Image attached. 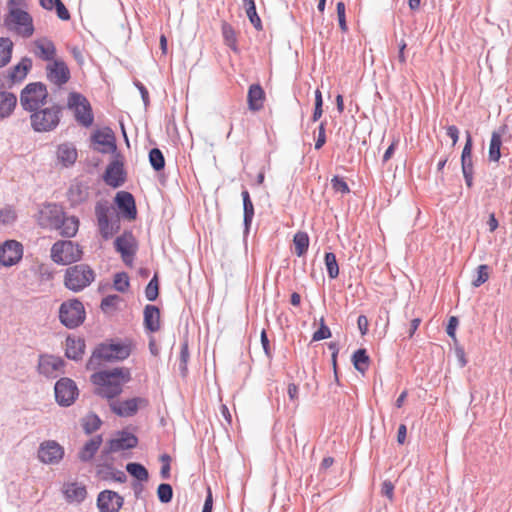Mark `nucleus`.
Masks as SVG:
<instances>
[{
    "mask_svg": "<svg viewBox=\"0 0 512 512\" xmlns=\"http://www.w3.org/2000/svg\"><path fill=\"white\" fill-rule=\"evenodd\" d=\"M85 350V342L81 338L67 337L66 356L73 360L81 359Z\"/></svg>",
    "mask_w": 512,
    "mask_h": 512,
    "instance_id": "nucleus-28",
    "label": "nucleus"
},
{
    "mask_svg": "<svg viewBox=\"0 0 512 512\" xmlns=\"http://www.w3.org/2000/svg\"><path fill=\"white\" fill-rule=\"evenodd\" d=\"M293 244L297 256H303L309 247V237L306 232L299 231L294 235Z\"/></svg>",
    "mask_w": 512,
    "mask_h": 512,
    "instance_id": "nucleus-36",
    "label": "nucleus"
},
{
    "mask_svg": "<svg viewBox=\"0 0 512 512\" xmlns=\"http://www.w3.org/2000/svg\"><path fill=\"white\" fill-rule=\"evenodd\" d=\"M243 208H244V222L248 226L254 216V206L250 199L249 192L247 190L242 192Z\"/></svg>",
    "mask_w": 512,
    "mask_h": 512,
    "instance_id": "nucleus-41",
    "label": "nucleus"
},
{
    "mask_svg": "<svg viewBox=\"0 0 512 512\" xmlns=\"http://www.w3.org/2000/svg\"><path fill=\"white\" fill-rule=\"evenodd\" d=\"M32 67L30 58H23L17 65L13 66L7 73L10 84L22 82Z\"/></svg>",
    "mask_w": 512,
    "mask_h": 512,
    "instance_id": "nucleus-25",
    "label": "nucleus"
},
{
    "mask_svg": "<svg viewBox=\"0 0 512 512\" xmlns=\"http://www.w3.org/2000/svg\"><path fill=\"white\" fill-rule=\"evenodd\" d=\"M160 461L162 462V467L160 470V475L163 479H168L170 477V461L171 458L168 454H163L160 457Z\"/></svg>",
    "mask_w": 512,
    "mask_h": 512,
    "instance_id": "nucleus-56",
    "label": "nucleus"
},
{
    "mask_svg": "<svg viewBox=\"0 0 512 512\" xmlns=\"http://www.w3.org/2000/svg\"><path fill=\"white\" fill-rule=\"evenodd\" d=\"M357 325L362 335L368 332L369 322L366 316L360 315L357 319Z\"/></svg>",
    "mask_w": 512,
    "mask_h": 512,
    "instance_id": "nucleus-63",
    "label": "nucleus"
},
{
    "mask_svg": "<svg viewBox=\"0 0 512 512\" xmlns=\"http://www.w3.org/2000/svg\"><path fill=\"white\" fill-rule=\"evenodd\" d=\"M446 133L452 140V146H455L459 139V129L455 125H451L447 127Z\"/></svg>",
    "mask_w": 512,
    "mask_h": 512,
    "instance_id": "nucleus-62",
    "label": "nucleus"
},
{
    "mask_svg": "<svg viewBox=\"0 0 512 512\" xmlns=\"http://www.w3.org/2000/svg\"><path fill=\"white\" fill-rule=\"evenodd\" d=\"M32 53L36 58L41 59L42 61L52 62L56 58L57 49L52 40L42 37L33 41L32 43Z\"/></svg>",
    "mask_w": 512,
    "mask_h": 512,
    "instance_id": "nucleus-18",
    "label": "nucleus"
},
{
    "mask_svg": "<svg viewBox=\"0 0 512 512\" xmlns=\"http://www.w3.org/2000/svg\"><path fill=\"white\" fill-rule=\"evenodd\" d=\"M137 443L138 439L135 435L125 431L119 432L107 443V446L102 451V457L110 453L134 448Z\"/></svg>",
    "mask_w": 512,
    "mask_h": 512,
    "instance_id": "nucleus-15",
    "label": "nucleus"
},
{
    "mask_svg": "<svg viewBox=\"0 0 512 512\" xmlns=\"http://www.w3.org/2000/svg\"><path fill=\"white\" fill-rule=\"evenodd\" d=\"M67 105L74 112L76 121L80 125L90 127L93 124L94 117L91 105L83 95L76 92L70 93Z\"/></svg>",
    "mask_w": 512,
    "mask_h": 512,
    "instance_id": "nucleus-9",
    "label": "nucleus"
},
{
    "mask_svg": "<svg viewBox=\"0 0 512 512\" xmlns=\"http://www.w3.org/2000/svg\"><path fill=\"white\" fill-rule=\"evenodd\" d=\"M352 361L355 369L361 374H364L368 368L370 359L365 349H358L352 356Z\"/></svg>",
    "mask_w": 512,
    "mask_h": 512,
    "instance_id": "nucleus-33",
    "label": "nucleus"
},
{
    "mask_svg": "<svg viewBox=\"0 0 512 512\" xmlns=\"http://www.w3.org/2000/svg\"><path fill=\"white\" fill-rule=\"evenodd\" d=\"M131 354V347L124 343H102L98 345L89 359V366L100 365L102 361L124 360Z\"/></svg>",
    "mask_w": 512,
    "mask_h": 512,
    "instance_id": "nucleus-3",
    "label": "nucleus"
},
{
    "mask_svg": "<svg viewBox=\"0 0 512 512\" xmlns=\"http://www.w3.org/2000/svg\"><path fill=\"white\" fill-rule=\"evenodd\" d=\"M148 400L143 397H135L125 401H113L110 403L111 410L121 417L133 416L139 408L148 406Z\"/></svg>",
    "mask_w": 512,
    "mask_h": 512,
    "instance_id": "nucleus-13",
    "label": "nucleus"
},
{
    "mask_svg": "<svg viewBox=\"0 0 512 512\" xmlns=\"http://www.w3.org/2000/svg\"><path fill=\"white\" fill-rule=\"evenodd\" d=\"M22 3L23 0L10 1L9 14L5 23L9 29H13L17 34L28 38L34 33L33 20L28 12L18 7Z\"/></svg>",
    "mask_w": 512,
    "mask_h": 512,
    "instance_id": "nucleus-2",
    "label": "nucleus"
},
{
    "mask_svg": "<svg viewBox=\"0 0 512 512\" xmlns=\"http://www.w3.org/2000/svg\"><path fill=\"white\" fill-rule=\"evenodd\" d=\"M64 362L60 357L53 355L41 356L38 363L39 372L48 377H56L62 371Z\"/></svg>",
    "mask_w": 512,
    "mask_h": 512,
    "instance_id": "nucleus-20",
    "label": "nucleus"
},
{
    "mask_svg": "<svg viewBox=\"0 0 512 512\" xmlns=\"http://www.w3.org/2000/svg\"><path fill=\"white\" fill-rule=\"evenodd\" d=\"M114 288L119 292H126L129 289L130 282L127 273L120 272L115 274L113 280Z\"/></svg>",
    "mask_w": 512,
    "mask_h": 512,
    "instance_id": "nucleus-44",
    "label": "nucleus"
},
{
    "mask_svg": "<svg viewBox=\"0 0 512 512\" xmlns=\"http://www.w3.org/2000/svg\"><path fill=\"white\" fill-rule=\"evenodd\" d=\"M16 219V213L12 208H4L0 210V223L10 224Z\"/></svg>",
    "mask_w": 512,
    "mask_h": 512,
    "instance_id": "nucleus-55",
    "label": "nucleus"
},
{
    "mask_svg": "<svg viewBox=\"0 0 512 512\" xmlns=\"http://www.w3.org/2000/svg\"><path fill=\"white\" fill-rule=\"evenodd\" d=\"M144 326L150 332L160 329V310L154 305H147L144 309Z\"/></svg>",
    "mask_w": 512,
    "mask_h": 512,
    "instance_id": "nucleus-27",
    "label": "nucleus"
},
{
    "mask_svg": "<svg viewBox=\"0 0 512 512\" xmlns=\"http://www.w3.org/2000/svg\"><path fill=\"white\" fill-rule=\"evenodd\" d=\"M23 255V246L16 240H7L0 246V264L12 266L18 263Z\"/></svg>",
    "mask_w": 512,
    "mask_h": 512,
    "instance_id": "nucleus-14",
    "label": "nucleus"
},
{
    "mask_svg": "<svg viewBox=\"0 0 512 512\" xmlns=\"http://www.w3.org/2000/svg\"><path fill=\"white\" fill-rule=\"evenodd\" d=\"M462 170L473 168L472 164V137L467 132V139L461 155Z\"/></svg>",
    "mask_w": 512,
    "mask_h": 512,
    "instance_id": "nucleus-38",
    "label": "nucleus"
},
{
    "mask_svg": "<svg viewBox=\"0 0 512 512\" xmlns=\"http://www.w3.org/2000/svg\"><path fill=\"white\" fill-rule=\"evenodd\" d=\"M98 228L101 236L106 240L111 238L118 229V227H115L114 224L109 221V219L98 222Z\"/></svg>",
    "mask_w": 512,
    "mask_h": 512,
    "instance_id": "nucleus-45",
    "label": "nucleus"
},
{
    "mask_svg": "<svg viewBox=\"0 0 512 512\" xmlns=\"http://www.w3.org/2000/svg\"><path fill=\"white\" fill-rule=\"evenodd\" d=\"M61 108L51 106L36 110L30 116L31 126L37 132H49L54 130L60 122Z\"/></svg>",
    "mask_w": 512,
    "mask_h": 512,
    "instance_id": "nucleus-8",
    "label": "nucleus"
},
{
    "mask_svg": "<svg viewBox=\"0 0 512 512\" xmlns=\"http://www.w3.org/2000/svg\"><path fill=\"white\" fill-rule=\"evenodd\" d=\"M89 197V187L78 180L71 183L68 191L67 198L72 206L84 203Z\"/></svg>",
    "mask_w": 512,
    "mask_h": 512,
    "instance_id": "nucleus-23",
    "label": "nucleus"
},
{
    "mask_svg": "<svg viewBox=\"0 0 512 512\" xmlns=\"http://www.w3.org/2000/svg\"><path fill=\"white\" fill-rule=\"evenodd\" d=\"M149 161L151 166L156 170L160 171L165 166V159L162 152L158 148H153L149 152Z\"/></svg>",
    "mask_w": 512,
    "mask_h": 512,
    "instance_id": "nucleus-43",
    "label": "nucleus"
},
{
    "mask_svg": "<svg viewBox=\"0 0 512 512\" xmlns=\"http://www.w3.org/2000/svg\"><path fill=\"white\" fill-rule=\"evenodd\" d=\"M489 279V267L485 264H482L477 269V277L472 282L474 287H479L484 284Z\"/></svg>",
    "mask_w": 512,
    "mask_h": 512,
    "instance_id": "nucleus-50",
    "label": "nucleus"
},
{
    "mask_svg": "<svg viewBox=\"0 0 512 512\" xmlns=\"http://www.w3.org/2000/svg\"><path fill=\"white\" fill-rule=\"evenodd\" d=\"M110 207L107 203L98 202L95 206V214L97 218V223L108 220L109 219V213H110Z\"/></svg>",
    "mask_w": 512,
    "mask_h": 512,
    "instance_id": "nucleus-51",
    "label": "nucleus"
},
{
    "mask_svg": "<svg viewBox=\"0 0 512 512\" xmlns=\"http://www.w3.org/2000/svg\"><path fill=\"white\" fill-rule=\"evenodd\" d=\"M57 162L62 167H70L75 164L78 158V152L74 144L62 143L56 149Z\"/></svg>",
    "mask_w": 512,
    "mask_h": 512,
    "instance_id": "nucleus-21",
    "label": "nucleus"
},
{
    "mask_svg": "<svg viewBox=\"0 0 512 512\" xmlns=\"http://www.w3.org/2000/svg\"><path fill=\"white\" fill-rule=\"evenodd\" d=\"M505 127L501 131H493L489 143L488 158L492 162H498L501 158L502 135Z\"/></svg>",
    "mask_w": 512,
    "mask_h": 512,
    "instance_id": "nucleus-29",
    "label": "nucleus"
},
{
    "mask_svg": "<svg viewBox=\"0 0 512 512\" xmlns=\"http://www.w3.org/2000/svg\"><path fill=\"white\" fill-rule=\"evenodd\" d=\"M221 29L224 43L234 52H238L237 36L233 27L228 23H223Z\"/></svg>",
    "mask_w": 512,
    "mask_h": 512,
    "instance_id": "nucleus-37",
    "label": "nucleus"
},
{
    "mask_svg": "<svg viewBox=\"0 0 512 512\" xmlns=\"http://www.w3.org/2000/svg\"><path fill=\"white\" fill-rule=\"evenodd\" d=\"M55 8H56L58 17L61 20H69L70 19V13L61 0H55Z\"/></svg>",
    "mask_w": 512,
    "mask_h": 512,
    "instance_id": "nucleus-57",
    "label": "nucleus"
},
{
    "mask_svg": "<svg viewBox=\"0 0 512 512\" xmlns=\"http://www.w3.org/2000/svg\"><path fill=\"white\" fill-rule=\"evenodd\" d=\"M159 294V284L157 276L155 275L148 283L145 289L146 298L149 301H154Z\"/></svg>",
    "mask_w": 512,
    "mask_h": 512,
    "instance_id": "nucleus-47",
    "label": "nucleus"
},
{
    "mask_svg": "<svg viewBox=\"0 0 512 512\" xmlns=\"http://www.w3.org/2000/svg\"><path fill=\"white\" fill-rule=\"evenodd\" d=\"M117 252L121 254L123 262L129 266H133L134 256L137 251V241L132 233L125 232L118 236L114 241Z\"/></svg>",
    "mask_w": 512,
    "mask_h": 512,
    "instance_id": "nucleus-10",
    "label": "nucleus"
},
{
    "mask_svg": "<svg viewBox=\"0 0 512 512\" xmlns=\"http://www.w3.org/2000/svg\"><path fill=\"white\" fill-rule=\"evenodd\" d=\"M261 344H262V347H263V350H264L266 356L268 358H271L272 352H271L270 343H269V340H268L265 330H262V332H261Z\"/></svg>",
    "mask_w": 512,
    "mask_h": 512,
    "instance_id": "nucleus-61",
    "label": "nucleus"
},
{
    "mask_svg": "<svg viewBox=\"0 0 512 512\" xmlns=\"http://www.w3.org/2000/svg\"><path fill=\"white\" fill-rule=\"evenodd\" d=\"M331 185L335 192H340L342 194H347L350 192L348 184L344 181V179L334 176L331 179Z\"/></svg>",
    "mask_w": 512,
    "mask_h": 512,
    "instance_id": "nucleus-53",
    "label": "nucleus"
},
{
    "mask_svg": "<svg viewBox=\"0 0 512 512\" xmlns=\"http://www.w3.org/2000/svg\"><path fill=\"white\" fill-rule=\"evenodd\" d=\"M458 323V318L455 316H451L449 318L448 325L446 328L447 334L454 340L456 339V328L458 326Z\"/></svg>",
    "mask_w": 512,
    "mask_h": 512,
    "instance_id": "nucleus-58",
    "label": "nucleus"
},
{
    "mask_svg": "<svg viewBox=\"0 0 512 512\" xmlns=\"http://www.w3.org/2000/svg\"><path fill=\"white\" fill-rule=\"evenodd\" d=\"M64 493L69 501L81 502L85 499L87 492L84 485L69 483L65 486Z\"/></svg>",
    "mask_w": 512,
    "mask_h": 512,
    "instance_id": "nucleus-32",
    "label": "nucleus"
},
{
    "mask_svg": "<svg viewBox=\"0 0 512 512\" xmlns=\"http://www.w3.org/2000/svg\"><path fill=\"white\" fill-rule=\"evenodd\" d=\"M243 6L245 8L247 17L249 18L251 24L258 31L262 30V22L260 17L257 14L256 6L254 0H242Z\"/></svg>",
    "mask_w": 512,
    "mask_h": 512,
    "instance_id": "nucleus-35",
    "label": "nucleus"
},
{
    "mask_svg": "<svg viewBox=\"0 0 512 512\" xmlns=\"http://www.w3.org/2000/svg\"><path fill=\"white\" fill-rule=\"evenodd\" d=\"M85 317L84 305L77 299L67 300L59 308L60 322L69 329L80 326L84 322Z\"/></svg>",
    "mask_w": 512,
    "mask_h": 512,
    "instance_id": "nucleus-7",
    "label": "nucleus"
},
{
    "mask_svg": "<svg viewBox=\"0 0 512 512\" xmlns=\"http://www.w3.org/2000/svg\"><path fill=\"white\" fill-rule=\"evenodd\" d=\"M55 398L61 406H70L78 396L75 382L69 378H61L55 384Z\"/></svg>",
    "mask_w": 512,
    "mask_h": 512,
    "instance_id": "nucleus-11",
    "label": "nucleus"
},
{
    "mask_svg": "<svg viewBox=\"0 0 512 512\" xmlns=\"http://www.w3.org/2000/svg\"><path fill=\"white\" fill-rule=\"evenodd\" d=\"M17 104L16 96L11 92H0V118H6L12 114Z\"/></svg>",
    "mask_w": 512,
    "mask_h": 512,
    "instance_id": "nucleus-30",
    "label": "nucleus"
},
{
    "mask_svg": "<svg viewBox=\"0 0 512 512\" xmlns=\"http://www.w3.org/2000/svg\"><path fill=\"white\" fill-rule=\"evenodd\" d=\"M13 43L9 38H0V67L5 66L11 59Z\"/></svg>",
    "mask_w": 512,
    "mask_h": 512,
    "instance_id": "nucleus-39",
    "label": "nucleus"
},
{
    "mask_svg": "<svg viewBox=\"0 0 512 512\" xmlns=\"http://www.w3.org/2000/svg\"><path fill=\"white\" fill-rule=\"evenodd\" d=\"M331 337V331L330 329L325 325V320L322 317L320 319V328L314 332L312 340L313 341H320L323 339H327Z\"/></svg>",
    "mask_w": 512,
    "mask_h": 512,
    "instance_id": "nucleus-52",
    "label": "nucleus"
},
{
    "mask_svg": "<svg viewBox=\"0 0 512 512\" xmlns=\"http://www.w3.org/2000/svg\"><path fill=\"white\" fill-rule=\"evenodd\" d=\"M97 505L100 512H118L123 505V498L116 492L105 490L98 495Z\"/></svg>",
    "mask_w": 512,
    "mask_h": 512,
    "instance_id": "nucleus-19",
    "label": "nucleus"
},
{
    "mask_svg": "<svg viewBox=\"0 0 512 512\" xmlns=\"http://www.w3.org/2000/svg\"><path fill=\"white\" fill-rule=\"evenodd\" d=\"M101 420L95 414L87 415L84 419L83 427L86 433H92L100 428Z\"/></svg>",
    "mask_w": 512,
    "mask_h": 512,
    "instance_id": "nucleus-46",
    "label": "nucleus"
},
{
    "mask_svg": "<svg viewBox=\"0 0 512 512\" xmlns=\"http://www.w3.org/2000/svg\"><path fill=\"white\" fill-rule=\"evenodd\" d=\"M325 265L328 275L331 279H335L339 275V266L336 260V256L332 252L325 254Z\"/></svg>",
    "mask_w": 512,
    "mask_h": 512,
    "instance_id": "nucleus-42",
    "label": "nucleus"
},
{
    "mask_svg": "<svg viewBox=\"0 0 512 512\" xmlns=\"http://www.w3.org/2000/svg\"><path fill=\"white\" fill-rule=\"evenodd\" d=\"M64 455L63 447L56 441L48 440L40 444L38 458L45 464L58 463Z\"/></svg>",
    "mask_w": 512,
    "mask_h": 512,
    "instance_id": "nucleus-17",
    "label": "nucleus"
},
{
    "mask_svg": "<svg viewBox=\"0 0 512 512\" xmlns=\"http://www.w3.org/2000/svg\"><path fill=\"white\" fill-rule=\"evenodd\" d=\"M59 228L61 230V235L73 237L78 231L79 220L75 216L64 217Z\"/></svg>",
    "mask_w": 512,
    "mask_h": 512,
    "instance_id": "nucleus-34",
    "label": "nucleus"
},
{
    "mask_svg": "<svg viewBox=\"0 0 512 512\" xmlns=\"http://www.w3.org/2000/svg\"><path fill=\"white\" fill-rule=\"evenodd\" d=\"M91 140L100 153H113L117 148L115 134L109 127L94 131Z\"/></svg>",
    "mask_w": 512,
    "mask_h": 512,
    "instance_id": "nucleus-12",
    "label": "nucleus"
},
{
    "mask_svg": "<svg viewBox=\"0 0 512 512\" xmlns=\"http://www.w3.org/2000/svg\"><path fill=\"white\" fill-rule=\"evenodd\" d=\"M95 279L94 270L87 264H77L65 271L64 285L73 292H80Z\"/></svg>",
    "mask_w": 512,
    "mask_h": 512,
    "instance_id": "nucleus-4",
    "label": "nucleus"
},
{
    "mask_svg": "<svg viewBox=\"0 0 512 512\" xmlns=\"http://www.w3.org/2000/svg\"><path fill=\"white\" fill-rule=\"evenodd\" d=\"M337 17L339 22V27L343 33L348 31V26L346 22V8L344 2L340 1L336 5Z\"/></svg>",
    "mask_w": 512,
    "mask_h": 512,
    "instance_id": "nucleus-49",
    "label": "nucleus"
},
{
    "mask_svg": "<svg viewBox=\"0 0 512 512\" xmlns=\"http://www.w3.org/2000/svg\"><path fill=\"white\" fill-rule=\"evenodd\" d=\"M120 297L118 295H108L107 297L102 299L101 308L104 311H108L110 309H115L118 303L120 302Z\"/></svg>",
    "mask_w": 512,
    "mask_h": 512,
    "instance_id": "nucleus-54",
    "label": "nucleus"
},
{
    "mask_svg": "<svg viewBox=\"0 0 512 512\" xmlns=\"http://www.w3.org/2000/svg\"><path fill=\"white\" fill-rule=\"evenodd\" d=\"M47 98L48 91L43 83H29L21 91L20 104L25 110L34 112L45 105Z\"/></svg>",
    "mask_w": 512,
    "mask_h": 512,
    "instance_id": "nucleus-6",
    "label": "nucleus"
},
{
    "mask_svg": "<svg viewBox=\"0 0 512 512\" xmlns=\"http://www.w3.org/2000/svg\"><path fill=\"white\" fill-rule=\"evenodd\" d=\"M130 379V370L125 367L100 371L91 376V381L96 386V394L107 399L118 396L122 392L123 385Z\"/></svg>",
    "mask_w": 512,
    "mask_h": 512,
    "instance_id": "nucleus-1",
    "label": "nucleus"
},
{
    "mask_svg": "<svg viewBox=\"0 0 512 512\" xmlns=\"http://www.w3.org/2000/svg\"><path fill=\"white\" fill-rule=\"evenodd\" d=\"M325 142H326L325 127H324V124L321 123L319 126L318 138L315 143V149H317V150L321 149L323 147V145L325 144Z\"/></svg>",
    "mask_w": 512,
    "mask_h": 512,
    "instance_id": "nucleus-60",
    "label": "nucleus"
},
{
    "mask_svg": "<svg viewBox=\"0 0 512 512\" xmlns=\"http://www.w3.org/2000/svg\"><path fill=\"white\" fill-rule=\"evenodd\" d=\"M127 472L139 481H147L149 474L147 469L139 463H128Z\"/></svg>",
    "mask_w": 512,
    "mask_h": 512,
    "instance_id": "nucleus-40",
    "label": "nucleus"
},
{
    "mask_svg": "<svg viewBox=\"0 0 512 512\" xmlns=\"http://www.w3.org/2000/svg\"><path fill=\"white\" fill-rule=\"evenodd\" d=\"M97 474L99 475V477H101L102 479H108L109 478V475H113V478L117 481H124L125 480V474L121 471L117 472L118 476L116 477L112 472L108 473L105 471L104 468H99L98 471H97Z\"/></svg>",
    "mask_w": 512,
    "mask_h": 512,
    "instance_id": "nucleus-59",
    "label": "nucleus"
},
{
    "mask_svg": "<svg viewBox=\"0 0 512 512\" xmlns=\"http://www.w3.org/2000/svg\"><path fill=\"white\" fill-rule=\"evenodd\" d=\"M157 495L161 502H170L173 496V490L171 485L166 483L160 484L157 489Z\"/></svg>",
    "mask_w": 512,
    "mask_h": 512,
    "instance_id": "nucleus-48",
    "label": "nucleus"
},
{
    "mask_svg": "<svg viewBox=\"0 0 512 512\" xmlns=\"http://www.w3.org/2000/svg\"><path fill=\"white\" fill-rule=\"evenodd\" d=\"M115 202L122 213L129 219H135L137 211L135 200L131 193L120 191L116 194Z\"/></svg>",
    "mask_w": 512,
    "mask_h": 512,
    "instance_id": "nucleus-24",
    "label": "nucleus"
},
{
    "mask_svg": "<svg viewBox=\"0 0 512 512\" xmlns=\"http://www.w3.org/2000/svg\"><path fill=\"white\" fill-rule=\"evenodd\" d=\"M47 79L57 85L62 86L70 79V70L62 59H55L46 66Z\"/></svg>",
    "mask_w": 512,
    "mask_h": 512,
    "instance_id": "nucleus-16",
    "label": "nucleus"
},
{
    "mask_svg": "<svg viewBox=\"0 0 512 512\" xmlns=\"http://www.w3.org/2000/svg\"><path fill=\"white\" fill-rule=\"evenodd\" d=\"M287 392H288V396H289V399L291 401H297L298 398H299V388L296 384L294 383H290L288 385V389H287Z\"/></svg>",
    "mask_w": 512,
    "mask_h": 512,
    "instance_id": "nucleus-64",
    "label": "nucleus"
},
{
    "mask_svg": "<svg viewBox=\"0 0 512 512\" xmlns=\"http://www.w3.org/2000/svg\"><path fill=\"white\" fill-rule=\"evenodd\" d=\"M102 444L100 435L90 439L79 452V459L83 462L90 461Z\"/></svg>",
    "mask_w": 512,
    "mask_h": 512,
    "instance_id": "nucleus-31",
    "label": "nucleus"
},
{
    "mask_svg": "<svg viewBox=\"0 0 512 512\" xmlns=\"http://www.w3.org/2000/svg\"><path fill=\"white\" fill-rule=\"evenodd\" d=\"M81 247L70 240H60L51 248V259L59 265H70L82 258Z\"/></svg>",
    "mask_w": 512,
    "mask_h": 512,
    "instance_id": "nucleus-5",
    "label": "nucleus"
},
{
    "mask_svg": "<svg viewBox=\"0 0 512 512\" xmlns=\"http://www.w3.org/2000/svg\"><path fill=\"white\" fill-rule=\"evenodd\" d=\"M247 101L251 111H259L263 108L265 93L259 84H253L249 87Z\"/></svg>",
    "mask_w": 512,
    "mask_h": 512,
    "instance_id": "nucleus-26",
    "label": "nucleus"
},
{
    "mask_svg": "<svg viewBox=\"0 0 512 512\" xmlns=\"http://www.w3.org/2000/svg\"><path fill=\"white\" fill-rule=\"evenodd\" d=\"M104 180L111 187L121 186L125 181L123 164L118 161L110 163L105 171Z\"/></svg>",
    "mask_w": 512,
    "mask_h": 512,
    "instance_id": "nucleus-22",
    "label": "nucleus"
}]
</instances>
